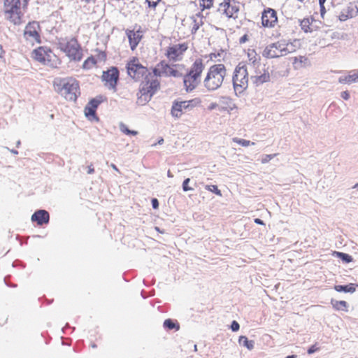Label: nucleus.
Returning <instances> with one entry per match:
<instances>
[{"label": "nucleus", "instance_id": "obj_18", "mask_svg": "<svg viewBox=\"0 0 358 358\" xmlns=\"http://www.w3.org/2000/svg\"><path fill=\"white\" fill-rule=\"evenodd\" d=\"M127 35L129 38L131 48L134 50L142 38L141 31L139 30H128L127 31Z\"/></svg>", "mask_w": 358, "mask_h": 358}, {"label": "nucleus", "instance_id": "obj_59", "mask_svg": "<svg viewBox=\"0 0 358 358\" xmlns=\"http://www.w3.org/2000/svg\"><path fill=\"white\" fill-rule=\"evenodd\" d=\"M164 143V138L162 137L158 138V145H162Z\"/></svg>", "mask_w": 358, "mask_h": 358}, {"label": "nucleus", "instance_id": "obj_16", "mask_svg": "<svg viewBox=\"0 0 358 358\" xmlns=\"http://www.w3.org/2000/svg\"><path fill=\"white\" fill-rule=\"evenodd\" d=\"M31 219L32 222H36L38 225L41 226L49 222L50 215L48 211L38 210L31 215Z\"/></svg>", "mask_w": 358, "mask_h": 358}, {"label": "nucleus", "instance_id": "obj_55", "mask_svg": "<svg viewBox=\"0 0 358 358\" xmlns=\"http://www.w3.org/2000/svg\"><path fill=\"white\" fill-rule=\"evenodd\" d=\"M87 173L88 174H92L94 173V169L93 167V165L92 164H90V166H87Z\"/></svg>", "mask_w": 358, "mask_h": 358}, {"label": "nucleus", "instance_id": "obj_19", "mask_svg": "<svg viewBox=\"0 0 358 358\" xmlns=\"http://www.w3.org/2000/svg\"><path fill=\"white\" fill-rule=\"evenodd\" d=\"M220 103L222 105L220 108V111H231L234 108H236V106L234 103H233L232 99L229 96H222L220 98Z\"/></svg>", "mask_w": 358, "mask_h": 358}, {"label": "nucleus", "instance_id": "obj_42", "mask_svg": "<svg viewBox=\"0 0 358 358\" xmlns=\"http://www.w3.org/2000/svg\"><path fill=\"white\" fill-rule=\"evenodd\" d=\"M190 182V178H185L182 185V188L184 192H187L189 190H192L193 189L189 186V183Z\"/></svg>", "mask_w": 358, "mask_h": 358}, {"label": "nucleus", "instance_id": "obj_21", "mask_svg": "<svg viewBox=\"0 0 358 358\" xmlns=\"http://www.w3.org/2000/svg\"><path fill=\"white\" fill-rule=\"evenodd\" d=\"M251 80L256 86L270 81L269 73L264 71V73L260 76H251Z\"/></svg>", "mask_w": 358, "mask_h": 358}, {"label": "nucleus", "instance_id": "obj_32", "mask_svg": "<svg viewBox=\"0 0 358 358\" xmlns=\"http://www.w3.org/2000/svg\"><path fill=\"white\" fill-rule=\"evenodd\" d=\"M94 67H98V64L92 56L88 57L82 64V69L85 71L90 70Z\"/></svg>", "mask_w": 358, "mask_h": 358}, {"label": "nucleus", "instance_id": "obj_30", "mask_svg": "<svg viewBox=\"0 0 358 358\" xmlns=\"http://www.w3.org/2000/svg\"><path fill=\"white\" fill-rule=\"evenodd\" d=\"M183 109L182 103L181 101H173L172 108H171V115L175 117H180L182 115V110Z\"/></svg>", "mask_w": 358, "mask_h": 358}, {"label": "nucleus", "instance_id": "obj_7", "mask_svg": "<svg viewBox=\"0 0 358 358\" xmlns=\"http://www.w3.org/2000/svg\"><path fill=\"white\" fill-rule=\"evenodd\" d=\"M41 28L36 21L29 22L24 27L23 36L31 45L41 43Z\"/></svg>", "mask_w": 358, "mask_h": 358}, {"label": "nucleus", "instance_id": "obj_13", "mask_svg": "<svg viewBox=\"0 0 358 358\" xmlns=\"http://www.w3.org/2000/svg\"><path fill=\"white\" fill-rule=\"evenodd\" d=\"M101 98H94L90 101L87 105L85 106L84 112L85 116L90 120H97L96 115V110L99 105L101 102Z\"/></svg>", "mask_w": 358, "mask_h": 358}, {"label": "nucleus", "instance_id": "obj_41", "mask_svg": "<svg viewBox=\"0 0 358 358\" xmlns=\"http://www.w3.org/2000/svg\"><path fill=\"white\" fill-rule=\"evenodd\" d=\"M192 19L193 20V22H194V25L191 29V32L192 34H194L197 31L198 29H199V27L201 24H203V22L201 21V24H199L197 22H196V18L193 16L192 17Z\"/></svg>", "mask_w": 358, "mask_h": 358}, {"label": "nucleus", "instance_id": "obj_23", "mask_svg": "<svg viewBox=\"0 0 358 358\" xmlns=\"http://www.w3.org/2000/svg\"><path fill=\"white\" fill-rule=\"evenodd\" d=\"M315 20L313 17L310 18L306 17L302 20H299V25L301 28V29L305 33H311L313 31V29L310 27L311 22H313Z\"/></svg>", "mask_w": 358, "mask_h": 358}, {"label": "nucleus", "instance_id": "obj_29", "mask_svg": "<svg viewBox=\"0 0 358 358\" xmlns=\"http://www.w3.org/2000/svg\"><path fill=\"white\" fill-rule=\"evenodd\" d=\"M342 10L350 17V18H352L357 15L358 14V8L353 3H350L348 6L343 8Z\"/></svg>", "mask_w": 358, "mask_h": 358}, {"label": "nucleus", "instance_id": "obj_63", "mask_svg": "<svg viewBox=\"0 0 358 358\" xmlns=\"http://www.w3.org/2000/svg\"><path fill=\"white\" fill-rule=\"evenodd\" d=\"M22 1H23V6H24V7H26V6H27V5L28 1H29V0H22Z\"/></svg>", "mask_w": 358, "mask_h": 358}, {"label": "nucleus", "instance_id": "obj_48", "mask_svg": "<svg viewBox=\"0 0 358 358\" xmlns=\"http://www.w3.org/2000/svg\"><path fill=\"white\" fill-rule=\"evenodd\" d=\"M338 19L341 22H344V21H346L348 19H350V17H348V15H346L343 10H341L339 16H338Z\"/></svg>", "mask_w": 358, "mask_h": 358}, {"label": "nucleus", "instance_id": "obj_49", "mask_svg": "<svg viewBox=\"0 0 358 358\" xmlns=\"http://www.w3.org/2000/svg\"><path fill=\"white\" fill-rule=\"evenodd\" d=\"M341 97L344 100H348L350 97L349 92L348 90L342 92L341 93Z\"/></svg>", "mask_w": 358, "mask_h": 358}, {"label": "nucleus", "instance_id": "obj_6", "mask_svg": "<svg viewBox=\"0 0 358 358\" xmlns=\"http://www.w3.org/2000/svg\"><path fill=\"white\" fill-rule=\"evenodd\" d=\"M127 69L128 74L134 80H138L145 76L147 85L149 84L150 80L148 75H146L148 69L143 66L138 58H132L127 64Z\"/></svg>", "mask_w": 358, "mask_h": 358}, {"label": "nucleus", "instance_id": "obj_4", "mask_svg": "<svg viewBox=\"0 0 358 358\" xmlns=\"http://www.w3.org/2000/svg\"><path fill=\"white\" fill-rule=\"evenodd\" d=\"M232 83L235 94L239 96L248 87V73L247 66L243 63H239L235 68Z\"/></svg>", "mask_w": 358, "mask_h": 358}, {"label": "nucleus", "instance_id": "obj_40", "mask_svg": "<svg viewBox=\"0 0 358 358\" xmlns=\"http://www.w3.org/2000/svg\"><path fill=\"white\" fill-rule=\"evenodd\" d=\"M206 189L208 191L215 194L217 196H222L221 190L218 189V187L215 185H206Z\"/></svg>", "mask_w": 358, "mask_h": 358}, {"label": "nucleus", "instance_id": "obj_38", "mask_svg": "<svg viewBox=\"0 0 358 358\" xmlns=\"http://www.w3.org/2000/svg\"><path fill=\"white\" fill-rule=\"evenodd\" d=\"M233 141L234 142L238 143V145L243 147H247L250 145H255V143L243 138H234Z\"/></svg>", "mask_w": 358, "mask_h": 358}, {"label": "nucleus", "instance_id": "obj_45", "mask_svg": "<svg viewBox=\"0 0 358 358\" xmlns=\"http://www.w3.org/2000/svg\"><path fill=\"white\" fill-rule=\"evenodd\" d=\"M230 329L233 332L238 331L240 329L239 323L236 320H233L231 323Z\"/></svg>", "mask_w": 358, "mask_h": 358}, {"label": "nucleus", "instance_id": "obj_57", "mask_svg": "<svg viewBox=\"0 0 358 358\" xmlns=\"http://www.w3.org/2000/svg\"><path fill=\"white\" fill-rule=\"evenodd\" d=\"M152 207H153L154 208H157V199H156V198L152 199Z\"/></svg>", "mask_w": 358, "mask_h": 358}, {"label": "nucleus", "instance_id": "obj_61", "mask_svg": "<svg viewBox=\"0 0 358 358\" xmlns=\"http://www.w3.org/2000/svg\"><path fill=\"white\" fill-rule=\"evenodd\" d=\"M297 355H291L285 357V358H296Z\"/></svg>", "mask_w": 358, "mask_h": 358}, {"label": "nucleus", "instance_id": "obj_53", "mask_svg": "<svg viewBox=\"0 0 358 358\" xmlns=\"http://www.w3.org/2000/svg\"><path fill=\"white\" fill-rule=\"evenodd\" d=\"M173 66H175L179 71L185 69V66L183 64H173Z\"/></svg>", "mask_w": 358, "mask_h": 358}, {"label": "nucleus", "instance_id": "obj_3", "mask_svg": "<svg viewBox=\"0 0 358 358\" xmlns=\"http://www.w3.org/2000/svg\"><path fill=\"white\" fill-rule=\"evenodd\" d=\"M226 76L227 69L224 64H214L209 68L203 80V85L208 92L215 91L222 86Z\"/></svg>", "mask_w": 358, "mask_h": 358}, {"label": "nucleus", "instance_id": "obj_39", "mask_svg": "<svg viewBox=\"0 0 358 358\" xmlns=\"http://www.w3.org/2000/svg\"><path fill=\"white\" fill-rule=\"evenodd\" d=\"M120 131L127 134V135H132V136H136L137 135L138 132L136 131H131V130H129L128 129V127L123 123H121L120 124Z\"/></svg>", "mask_w": 358, "mask_h": 358}, {"label": "nucleus", "instance_id": "obj_54", "mask_svg": "<svg viewBox=\"0 0 358 358\" xmlns=\"http://www.w3.org/2000/svg\"><path fill=\"white\" fill-rule=\"evenodd\" d=\"M254 222L255 224H259V225H265L264 222L262 220H261L260 218H255L254 220Z\"/></svg>", "mask_w": 358, "mask_h": 358}, {"label": "nucleus", "instance_id": "obj_37", "mask_svg": "<svg viewBox=\"0 0 358 358\" xmlns=\"http://www.w3.org/2000/svg\"><path fill=\"white\" fill-rule=\"evenodd\" d=\"M199 103V99H194L189 101H181L182 103L183 109L191 110L192 109L197 103Z\"/></svg>", "mask_w": 358, "mask_h": 358}, {"label": "nucleus", "instance_id": "obj_14", "mask_svg": "<svg viewBox=\"0 0 358 358\" xmlns=\"http://www.w3.org/2000/svg\"><path fill=\"white\" fill-rule=\"evenodd\" d=\"M6 19L15 25H20L23 22L24 14L21 9L4 11Z\"/></svg>", "mask_w": 358, "mask_h": 358}, {"label": "nucleus", "instance_id": "obj_50", "mask_svg": "<svg viewBox=\"0 0 358 358\" xmlns=\"http://www.w3.org/2000/svg\"><path fill=\"white\" fill-rule=\"evenodd\" d=\"M148 3V5L150 8H155L157 6V0H145Z\"/></svg>", "mask_w": 358, "mask_h": 358}, {"label": "nucleus", "instance_id": "obj_1", "mask_svg": "<svg viewBox=\"0 0 358 358\" xmlns=\"http://www.w3.org/2000/svg\"><path fill=\"white\" fill-rule=\"evenodd\" d=\"M53 87L55 92L70 101H76L80 94L79 82L72 77L55 78Z\"/></svg>", "mask_w": 358, "mask_h": 358}, {"label": "nucleus", "instance_id": "obj_10", "mask_svg": "<svg viewBox=\"0 0 358 358\" xmlns=\"http://www.w3.org/2000/svg\"><path fill=\"white\" fill-rule=\"evenodd\" d=\"M160 66V69H158V78L164 77H174L180 78L183 77L184 75L180 72L173 64H169L165 60L161 61L158 63V67Z\"/></svg>", "mask_w": 358, "mask_h": 358}, {"label": "nucleus", "instance_id": "obj_44", "mask_svg": "<svg viewBox=\"0 0 358 358\" xmlns=\"http://www.w3.org/2000/svg\"><path fill=\"white\" fill-rule=\"evenodd\" d=\"M252 52H248V57L249 58V60L250 62H252V63L253 64V65L255 66V63L257 62V58H256V52L255 50H251Z\"/></svg>", "mask_w": 358, "mask_h": 358}, {"label": "nucleus", "instance_id": "obj_36", "mask_svg": "<svg viewBox=\"0 0 358 358\" xmlns=\"http://www.w3.org/2000/svg\"><path fill=\"white\" fill-rule=\"evenodd\" d=\"M156 88L157 85L155 83V80H153L150 83V85L147 87L146 90L144 88L143 89V90L141 91V94L142 95H145L146 94L147 96L149 95L150 96H151L155 93Z\"/></svg>", "mask_w": 358, "mask_h": 358}, {"label": "nucleus", "instance_id": "obj_20", "mask_svg": "<svg viewBox=\"0 0 358 358\" xmlns=\"http://www.w3.org/2000/svg\"><path fill=\"white\" fill-rule=\"evenodd\" d=\"M356 287H358V284L348 283L347 285H334V289L338 292L352 294L356 291Z\"/></svg>", "mask_w": 358, "mask_h": 358}, {"label": "nucleus", "instance_id": "obj_51", "mask_svg": "<svg viewBox=\"0 0 358 358\" xmlns=\"http://www.w3.org/2000/svg\"><path fill=\"white\" fill-rule=\"evenodd\" d=\"M248 39H249L248 35L245 34L240 38L239 43L240 44L245 43L248 41Z\"/></svg>", "mask_w": 358, "mask_h": 358}, {"label": "nucleus", "instance_id": "obj_35", "mask_svg": "<svg viewBox=\"0 0 358 358\" xmlns=\"http://www.w3.org/2000/svg\"><path fill=\"white\" fill-rule=\"evenodd\" d=\"M262 55L266 58H278L280 55L276 50H273V47H271V44L267 45L263 51Z\"/></svg>", "mask_w": 358, "mask_h": 358}, {"label": "nucleus", "instance_id": "obj_62", "mask_svg": "<svg viewBox=\"0 0 358 358\" xmlns=\"http://www.w3.org/2000/svg\"><path fill=\"white\" fill-rule=\"evenodd\" d=\"M111 167H112L114 170H115L116 171H119V169L117 168V166H116L115 164H111Z\"/></svg>", "mask_w": 358, "mask_h": 358}, {"label": "nucleus", "instance_id": "obj_60", "mask_svg": "<svg viewBox=\"0 0 358 358\" xmlns=\"http://www.w3.org/2000/svg\"><path fill=\"white\" fill-rule=\"evenodd\" d=\"M338 35H339V33L335 32V33H334V34H333V36H332V38H340V37L338 36Z\"/></svg>", "mask_w": 358, "mask_h": 358}, {"label": "nucleus", "instance_id": "obj_5", "mask_svg": "<svg viewBox=\"0 0 358 358\" xmlns=\"http://www.w3.org/2000/svg\"><path fill=\"white\" fill-rule=\"evenodd\" d=\"M31 57L34 61L52 68H57L61 63L50 49L42 46L34 50Z\"/></svg>", "mask_w": 358, "mask_h": 358}, {"label": "nucleus", "instance_id": "obj_26", "mask_svg": "<svg viewBox=\"0 0 358 358\" xmlns=\"http://www.w3.org/2000/svg\"><path fill=\"white\" fill-rule=\"evenodd\" d=\"M20 0H4V11L21 9Z\"/></svg>", "mask_w": 358, "mask_h": 358}, {"label": "nucleus", "instance_id": "obj_46", "mask_svg": "<svg viewBox=\"0 0 358 358\" xmlns=\"http://www.w3.org/2000/svg\"><path fill=\"white\" fill-rule=\"evenodd\" d=\"M317 343H316L315 344L310 346L308 350H307V353L308 355H312L317 351L320 350V348L319 347H317Z\"/></svg>", "mask_w": 358, "mask_h": 358}, {"label": "nucleus", "instance_id": "obj_25", "mask_svg": "<svg viewBox=\"0 0 358 358\" xmlns=\"http://www.w3.org/2000/svg\"><path fill=\"white\" fill-rule=\"evenodd\" d=\"M331 304L336 310H343L348 312V303L345 301H337L336 299H331Z\"/></svg>", "mask_w": 358, "mask_h": 358}, {"label": "nucleus", "instance_id": "obj_15", "mask_svg": "<svg viewBox=\"0 0 358 358\" xmlns=\"http://www.w3.org/2000/svg\"><path fill=\"white\" fill-rule=\"evenodd\" d=\"M204 68L205 66L203 64V60L201 58L196 59L184 76L185 78L190 76H201Z\"/></svg>", "mask_w": 358, "mask_h": 358}, {"label": "nucleus", "instance_id": "obj_56", "mask_svg": "<svg viewBox=\"0 0 358 358\" xmlns=\"http://www.w3.org/2000/svg\"><path fill=\"white\" fill-rule=\"evenodd\" d=\"M217 106H218V104H217V103H214V102H213V103H211L208 106V110H213V109L216 108Z\"/></svg>", "mask_w": 358, "mask_h": 358}, {"label": "nucleus", "instance_id": "obj_2", "mask_svg": "<svg viewBox=\"0 0 358 358\" xmlns=\"http://www.w3.org/2000/svg\"><path fill=\"white\" fill-rule=\"evenodd\" d=\"M57 48L65 55L69 62H79L83 58V48L75 37L61 38L58 41Z\"/></svg>", "mask_w": 358, "mask_h": 358}, {"label": "nucleus", "instance_id": "obj_47", "mask_svg": "<svg viewBox=\"0 0 358 358\" xmlns=\"http://www.w3.org/2000/svg\"><path fill=\"white\" fill-rule=\"evenodd\" d=\"M324 3L325 2H319L320 8V15L322 18H324V16L326 13Z\"/></svg>", "mask_w": 358, "mask_h": 358}, {"label": "nucleus", "instance_id": "obj_58", "mask_svg": "<svg viewBox=\"0 0 358 358\" xmlns=\"http://www.w3.org/2000/svg\"><path fill=\"white\" fill-rule=\"evenodd\" d=\"M82 1H85L87 3H94L96 0H81Z\"/></svg>", "mask_w": 358, "mask_h": 358}, {"label": "nucleus", "instance_id": "obj_12", "mask_svg": "<svg viewBox=\"0 0 358 358\" xmlns=\"http://www.w3.org/2000/svg\"><path fill=\"white\" fill-rule=\"evenodd\" d=\"M277 22V12L271 8L264 9L262 15V26L264 27H273Z\"/></svg>", "mask_w": 358, "mask_h": 358}, {"label": "nucleus", "instance_id": "obj_9", "mask_svg": "<svg viewBox=\"0 0 358 358\" xmlns=\"http://www.w3.org/2000/svg\"><path fill=\"white\" fill-rule=\"evenodd\" d=\"M239 2L236 0H224L219 5V10L223 8L222 14L225 15L228 18H233L236 20L238 16L237 14L239 10Z\"/></svg>", "mask_w": 358, "mask_h": 358}, {"label": "nucleus", "instance_id": "obj_64", "mask_svg": "<svg viewBox=\"0 0 358 358\" xmlns=\"http://www.w3.org/2000/svg\"><path fill=\"white\" fill-rule=\"evenodd\" d=\"M353 188H355V189H358V183H356V184L354 185Z\"/></svg>", "mask_w": 358, "mask_h": 358}, {"label": "nucleus", "instance_id": "obj_8", "mask_svg": "<svg viewBox=\"0 0 358 358\" xmlns=\"http://www.w3.org/2000/svg\"><path fill=\"white\" fill-rule=\"evenodd\" d=\"M188 48L187 43H178L168 47L165 55L170 61L178 62L182 59V57Z\"/></svg>", "mask_w": 358, "mask_h": 358}, {"label": "nucleus", "instance_id": "obj_28", "mask_svg": "<svg viewBox=\"0 0 358 358\" xmlns=\"http://www.w3.org/2000/svg\"><path fill=\"white\" fill-rule=\"evenodd\" d=\"M238 343L240 345L246 348L249 350H252L255 347V341L249 340L245 336H241L238 338Z\"/></svg>", "mask_w": 358, "mask_h": 358}, {"label": "nucleus", "instance_id": "obj_43", "mask_svg": "<svg viewBox=\"0 0 358 358\" xmlns=\"http://www.w3.org/2000/svg\"><path fill=\"white\" fill-rule=\"evenodd\" d=\"M204 3H200V6L201 7V10H203L205 9H210L213 6V0H206Z\"/></svg>", "mask_w": 358, "mask_h": 358}, {"label": "nucleus", "instance_id": "obj_52", "mask_svg": "<svg viewBox=\"0 0 358 358\" xmlns=\"http://www.w3.org/2000/svg\"><path fill=\"white\" fill-rule=\"evenodd\" d=\"M223 52L224 50L222 49H220V50L217 53H211L210 55V59H213V58H217V57H220Z\"/></svg>", "mask_w": 358, "mask_h": 358}, {"label": "nucleus", "instance_id": "obj_33", "mask_svg": "<svg viewBox=\"0 0 358 358\" xmlns=\"http://www.w3.org/2000/svg\"><path fill=\"white\" fill-rule=\"evenodd\" d=\"M271 47H273L275 50H278L280 52V56L286 55L289 52L288 49L285 47V44L282 43L281 41H278L276 43H273L271 44Z\"/></svg>", "mask_w": 358, "mask_h": 358}, {"label": "nucleus", "instance_id": "obj_34", "mask_svg": "<svg viewBox=\"0 0 358 358\" xmlns=\"http://www.w3.org/2000/svg\"><path fill=\"white\" fill-rule=\"evenodd\" d=\"M292 59L295 69L301 68L309 63L308 58L305 56H299V57H294Z\"/></svg>", "mask_w": 358, "mask_h": 358}, {"label": "nucleus", "instance_id": "obj_11", "mask_svg": "<svg viewBox=\"0 0 358 358\" xmlns=\"http://www.w3.org/2000/svg\"><path fill=\"white\" fill-rule=\"evenodd\" d=\"M119 78V71L116 67H112L102 74V80L109 89L115 90Z\"/></svg>", "mask_w": 358, "mask_h": 358}, {"label": "nucleus", "instance_id": "obj_22", "mask_svg": "<svg viewBox=\"0 0 358 358\" xmlns=\"http://www.w3.org/2000/svg\"><path fill=\"white\" fill-rule=\"evenodd\" d=\"M163 327L166 331L174 330V331H177L180 329V324L177 320L169 318L164 320Z\"/></svg>", "mask_w": 358, "mask_h": 358}, {"label": "nucleus", "instance_id": "obj_17", "mask_svg": "<svg viewBox=\"0 0 358 358\" xmlns=\"http://www.w3.org/2000/svg\"><path fill=\"white\" fill-rule=\"evenodd\" d=\"M201 76H190L187 78L183 76V84L187 92H192L200 83Z\"/></svg>", "mask_w": 358, "mask_h": 358}, {"label": "nucleus", "instance_id": "obj_31", "mask_svg": "<svg viewBox=\"0 0 358 358\" xmlns=\"http://www.w3.org/2000/svg\"><path fill=\"white\" fill-rule=\"evenodd\" d=\"M334 255L336 257L340 259L342 261V262L345 264L351 263L354 260L353 257L350 255L343 252L335 251L334 252Z\"/></svg>", "mask_w": 358, "mask_h": 358}, {"label": "nucleus", "instance_id": "obj_24", "mask_svg": "<svg viewBox=\"0 0 358 358\" xmlns=\"http://www.w3.org/2000/svg\"><path fill=\"white\" fill-rule=\"evenodd\" d=\"M94 52V55L92 56L94 57V60L96 61V63L98 65L99 64H104L106 62L107 54L106 51L99 49H95Z\"/></svg>", "mask_w": 358, "mask_h": 358}, {"label": "nucleus", "instance_id": "obj_27", "mask_svg": "<svg viewBox=\"0 0 358 358\" xmlns=\"http://www.w3.org/2000/svg\"><path fill=\"white\" fill-rule=\"evenodd\" d=\"M340 83L352 84L358 82V72L348 76H341L338 79Z\"/></svg>", "mask_w": 358, "mask_h": 358}]
</instances>
